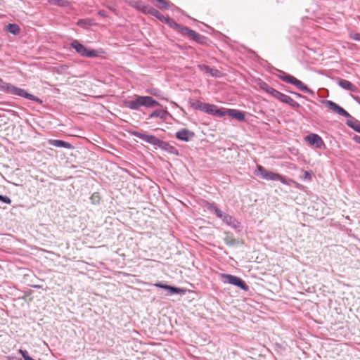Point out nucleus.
Instances as JSON below:
<instances>
[{
	"instance_id": "nucleus-39",
	"label": "nucleus",
	"mask_w": 360,
	"mask_h": 360,
	"mask_svg": "<svg viewBox=\"0 0 360 360\" xmlns=\"http://www.w3.org/2000/svg\"><path fill=\"white\" fill-rule=\"evenodd\" d=\"M147 92H148L149 94H153V95H154L155 96H158L160 91L158 90V89H152V90H150V91H147Z\"/></svg>"
},
{
	"instance_id": "nucleus-26",
	"label": "nucleus",
	"mask_w": 360,
	"mask_h": 360,
	"mask_svg": "<svg viewBox=\"0 0 360 360\" xmlns=\"http://www.w3.org/2000/svg\"><path fill=\"white\" fill-rule=\"evenodd\" d=\"M148 13L155 17L156 18H158V20H160L162 22L164 21V20L165 19V17H166L164 15H162L160 12H159L157 9H155L153 7H150L149 11H148Z\"/></svg>"
},
{
	"instance_id": "nucleus-37",
	"label": "nucleus",
	"mask_w": 360,
	"mask_h": 360,
	"mask_svg": "<svg viewBox=\"0 0 360 360\" xmlns=\"http://www.w3.org/2000/svg\"><path fill=\"white\" fill-rule=\"evenodd\" d=\"M77 25H80V26H82V27H86V26L90 25L91 24L86 20H80L78 21Z\"/></svg>"
},
{
	"instance_id": "nucleus-5",
	"label": "nucleus",
	"mask_w": 360,
	"mask_h": 360,
	"mask_svg": "<svg viewBox=\"0 0 360 360\" xmlns=\"http://www.w3.org/2000/svg\"><path fill=\"white\" fill-rule=\"evenodd\" d=\"M322 103L327 108L328 110H332L333 112L342 116L345 117H350V115L342 107L338 105L335 102L330 100H324L322 101Z\"/></svg>"
},
{
	"instance_id": "nucleus-44",
	"label": "nucleus",
	"mask_w": 360,
	"mask_h": 360,
	"mask_svg": "<svg viewBox=\"0 0 360 360\" xmlns=\"http://www.w3.org/2000/svg\"><path fill=\"white\" fill-rule=\"evenodd\" d=\"M98 14L101 15H104V11H99Z\"/></svg>"
},
{
	"instance_id": "nucleus-29",
	"label": "nucleus",
	"mask_w": 360,
	"mask_h": 360,
	"mask_svg": "<svg viewBox=\"0 0 360 360\" xmlns=\"http://www.w3.org/2000/svg\"><path fill=\"white\" fill-rule=\"evenodd\" d=\"M347 124L356 131L360 133V122L357 120H348Z\"/></svg>"
},
{
	"instance_id": "nucleus-3",
	"label": "nucleus",
	"mask_w": 360,
	"mask_h": 360,
	"mask_svg": "<svg viewBox=\"0 0 360 360\" xmlns=\"http://www.w3.org/2000/svg\"><path fill=\"white\" fill-rule=\"evenodd\" d=\"M209 208L216 214L218 218L221 219L228 226L232 227L234 229H237L240 227V223L232 216L224 212L214 205L210 206Z\"/></svg>"
},
{
	"instance_id": "nucleus-20",
	"label": "nucleus",
	"mask_w": 360,
	"mask_h": 360,
	"mask_svg": "<svg viewBox=\"0 0 360 360\" xmlns=\"http://www.w3.org/2000/svg\"><path fill=\"white\" fill-rule=\"evenodd\" d=\"M258 85L261 89L264 90L267 94H269V95H271V96H273L274 98V96L277 92L276 89L271 87L270 86H269V84L267 83L262 82V81H260L259 82H258Z\"/></svg>"
},
{
	"instance_id": "nucleus-11",
	"label": "nucleus",
	"mask_w": 360,
	"mask_h": 360,
	"mask_svg": "<svg viewBox=\"0 0 360 360\" xmlns=\"http://www.w3.org/2000/svg\"><path fill=\"white\" fill-rule=\"evenodd\" d=\"M204 112L215 115L218 117H222L224 116V108H218L217 105L213 104L207 103Z\"/></svg>"
},
{
	"instance_id": "nucleus-1",
	"label": "nucleus",
	"mask_w": 360,
	"mask_h": 360,
	"mask_svg": "<svg viewBox=\"0 0 360 360\" xmlns=\"http://www.w3.org/2000/svg\"><path fill=\"white\" fill-rule=\"evenodd\" d=\"M0 90L4 91L8 94L25 98L28 100L33 101L39 103H42V101L40 98L27 93L25 90L15 86L9 83L3 82L2 81H1L0 83Z\"/></svg>"
},
{
	"instance_id": "nucleus-42",
	"label": "nucleus",
	"mask_w": 360,
	"mask_h": 360,
	"mask_svg": "<svg viewBox=\"0 0 360 360\" xmlns=\"http://www.w3.org/2000/svg\"><path fill=\"white\" fill-rule=\"evenodd\" d=\"M353 139L358 143H360V136H354Z\"/></svg>"
},
{
	"instance_id": "nucleus-31",
	"label": "nucleus",
	"mask_w": 360,
	"mask_h": 360,
	"mask_svg": "<svg viewBox=\"0 0 360 360\" xmlns=\"http://www.w3.org/2000/svg\"><path fill=\"white\" fill-rule=\"evenodd\" d=\"M48 2L52 5L62 7L68 6L69 4L66 0H48Z\"/></svg>"
},
{
	"instance_id": "nucleus-10",
	"label": "nucleus",
	"mask_w": 360,
	"mask_h": 360,
	"mask_svg": "<svg viewBox=\"0 0 360 360\" xmlns=\"http://www.w3.org/2000/svg\"><path fill=\"white\" fill-rule=\"evenodd\" d=\"M288 83L295 85L298 89L308 93L309 94H313V91L309 89L303 82L300 80L297 79L295 77H288Z\"/></svg>"
},
{
	"instance_id": "nucleus-36",
	"label": "nucleus",
	"mask_w": 360,
	"mask_h": 360,
	"mask_svg": "<svg viewBox=\"0 0 360 360\" xmlns=\"http://www.w3.org/2000/svg\"><path fill=\"white\" fill-rule=\"evenodd\" d=\"M0 201L4 202V203H6V204H11V200L9 197L6 196V195H0Z\"/></svg>"
},
{
	"instance_id": "nucleus-33",
	"label": "nucleus",
	"mask_w": 360,
	"mask_h": 360,
	"mask_svg": "<svg viewBox=\"0 0 360 360\" xmlns=\"http://www.w3.org/2000/svg\"><path fill=\"white\" fill-rule=\"evenodd\" d=\"M167 290L169 292V294H171V295H172V294H183L184 292V290L181 288L172 287V286H169V285L168 287Z\"/></svg>"
},
{
	"instance_id": "nucleus-41",
	"label": "nucleus",
	"mask_w": 360,
	"mask_h": 360,
	"mask_svg": "<svg viewBox=\"0 0 360 360\" xmlns=\"http://www.w3.org/2000/svg\"><path fill=\"white\" fill-rule=\"evenodd\" d=\"M304 178L310 180L311 179V176L309 172H304Z\"/></svg>"
},
{
	"instance_id": "nucleus-32",
	"label": "nucleus",
	"mask_w": 360,
	"mask_h": 360,
	"mask_svg": "<svg viewBox=\"0 0 360 360\" xmlns=\"http://www.w3.org/2000/svg\"><path fill=\"white\" fill-rule=\"evenodd\" d=\"M191 39L199 44H203L205 40V37L204 36L200 34L199 33H198L196 32L192 36Z\"/></svg>"
},
{
	"instance_id": "nucleus-9",
	"label": "nucleus",
	"mask_w": 360,
	"mask_h": 360,
	"mask_svg": "<svg viewBox=\"0 0 360 360\" xmlns=\"http://www.w3.org/2000/svg\"><path fill=\"white\" fill-rule=\"evenodd\" d=\"M275 98L279 100L280 101L288 104L291 107L294 108H297L300 107V105L297 102L294 101L291 97L288 95H285L278 91H277L275 96Z\"/></svg>"
},
{
	"instance_id": "nucleus-40",
	"label": "nucleus",
	"mask_w": 360,
	"mask_h": 360,
	"mask_svg": "<svg viewBox=\"0 0 360 360\" xmlns=\"http://www.w3.org/2000/svg\"><path fill=\"white\" fill-rule=\"evenodd\" d=\"M156 1L162 5V8H167V4L165 1V0H156Z\"/></svg>"
},
{
	"instance_id": "nucleus-23",
	"label": "nucleus",
	"mask_w": 360,
	"mask_h": 360,
	"mask_svg": "<svg viewBox=\"0 0 360 360\" xmlns=\"http://www.w3.org/2000/svg\"><path fill=\"white\" fill-rule=\"evenodd\" d=\"M224 240L225 243L229 246H234L239 243L233 235L229 232L225 233V238Z\"/></svg>"
},
{
	"instance_id": "nucleus-17",
	"label": "nucleus",
	"mask_w": 360,
	"mask_h": 360,
	"mask_svg": "<svg viewBox=\"0 0 360 360\" xmlns=\"http://www.w3.org/2000/svg\"><path fill=\"white\" fill-rule=\"evenodd\" d=\"M159 148H160L163 150H165L170 154H173V155H179V152L174 146H173L170 145L169 143L165 142L163 141H161Z\"/></svg>"
},
{
	"instance_id": "nucleus-38",
	"label": "nucleus",
	"mask_w": 360,
	"mask_h": 360,
	"mask_svg": "<svg viewBox=\"0 0 360 360\" xmlns=\"http://www.w3.org/2000/svg\"><path fill=\"white\" fill-rule=\"evenodd\" d=\"M155 286L158 287V288H162V289H165L167 290L168 289V287L169 285H166V284H162V283H155Z\"/></svg>"
},
{
	"instance_id": "nucleus-22",
	"label": "nucleus",
	"mask_w": 360,
	"mask_h": 360,
	"mask_svg": "<svg viewBox=\"0 0 360 360\" xmlns=\"http://www.w3.org/2000/svg\"><path fill=\"white\" fill-rule=\"evenodd\" d=\"M188 103L191 108L195 110H198L202 112H204L206 106V103L201 102L200 101H195L193 99H190Z\"/></svg>"
},
{
	"instance_id": "nucleus-25",
	"label": "nucleus",
	"mask_w": 360,
	"mask_h": 360,
	"mask_svg": "<svg viewBox=\"0 0 360 360\" xmlns=\"http://www.w3.org/2000/svg\"><path fill=\"white\" fill-rule=\"evenodd\" d=\"M134 7L144 13H148V11H149L151 6L141 1H138L134 3Z\"/></svg>"
},
{
	"instance_id": "nucleus-2",
	"label": "nucleus",
	"mask_w": 360,
	"mask_h": 360,
	"mask_svg": "<svg viewBox=\"0 0 360 360\" xmlns=\"http://www.w3.org/2000/svg\"><path fill=\"white\" fill-rule=\"evenodd\" d=\"M257 174L260 175L261 177L265 180L280 181L282 184L288 186H290L291 183L294 182L292 179H288L271 171H269L261 165L257 166Z\"/></svg>"
},
{
	"instance_id": "nucleus-24",
	"label": "nucleus",
	"mask_w": 360,
	"mask_h": 360,
	"mask_svg": "<svg viewBox=\"0 0 360 360\" xmlns=\"http://www.w3.org/2000/svg\"><path fill=\"white\" fill-rule=\"evenodd\" d=\"M166 24H167L170 27L174 29L178 32H180L183 25L176 23L172 18L169 17H165L164 21Z\"/></svg>"
},
{
	"instance_id": "nucleus-8",
	"label": "nucleus",
	"mask_w": 360,
	"mask_h": 360,
	"mask_svg": "<svg viewBox=\"0 0 360 360\" xmlns=\"http://www.w3.org/2000/svg\"><path fill=\"white\" fill-rule=\"evenodd\" d=\"M133 134L134 136L141 139L143 141H146V143H148L150 144H152L153 146H157L159 147L160 143L161 142V140L158 139L153 135L148 134L143 132L139 131H134L133 132Z\"/></svg>"
},
{
	"instance_id": "nucleus-35",
	"label": "nucleus",
	"mask_w": 360,
	"mask_h": 360,
	"mask_svg": "<svg viewBox=\"0 0 360 360\" xmlns=\"http://www.w3.org/2000/svg\"><path fill=\"white\" fill-rule=\"evenodd\" d=\"M91 200L94 203H98L100 201L99 194L97 193H94L91 197Z\"/></svg>"
},
{
	"instance_id": "nucleus-34",
	"label": "nucleus",
	"mask_w": 360,
	"mask_h": 360,
	"mask_svg": "<svg viewBox=\"0 0 360 360\" xmlns=\"http://www.w3.org/2000/svg\"><path fill=\"white\" fill-rule=\"evenodd\" d=\"M279 74L278 75V77L283 82L288 83V79H287L288 77H292V75L287 74L286 72L278 70Z\"/></svg>"
},
{
	"instance_id": "nucleus-6",
	"label": "nucleus",
	"mask_w": 360,
	"mask_h": 360,
	"mask_svg": "<svg viewBox=\"0 0 360 360\" xmlns=\"http://www.w3.org/2000/svg\"><path fill=\"white\" fill-rule=\"evenodd\" d=\"M222 277L225 278L224 283H227L238 286L240 289L244 290H248V285L241 278L231 274H223Z\"/></svg>"
},
{
	"instance_id": "nucleus-16",
	"label": "nucleus",
	"mask_w": 360,
	"mask_h": 360,
	"mask_svg": "<svg viewBox=\"0 0 360 360\" xmlns=\"http://www.w3.org/2000/svg\"><path fill=\"white\" fill-rule=\"evenodd\" d=\"M124 105L127 108L136 110L141 107V96H136V98L131 101H127L124 102Z\"/></svg>"
},
{
	"instance_id": "nucleus-12",
	"label": "nucleus",
	"mask_w": 360,
	"mask_h": 360,
	"mask_svg": "<svg viewBox=\"0 0 360 360\" xmlns=\"http://www.w3.org/2000/svg\"><path fill=\"white\" fill-rule=\"evenodd\" d=\"M304 139L311 145H314L317 148H321L324 146V143L320 136L316 134H311L307 136Z\"/></svg>"
},
{
	"instance_id": "nucleus-21",
	"label": "nucleus",
	"mask_w": 360,
	"mask_h": 360,
	"mask_svg": "<svg viewBox=\"0 0 360 360\" xmlns=\"http://www.w3.org/2000/svg\"><path fill=\"white\" fill-rule=\"evenodd\" d=\"M49 143L53 146L58 148H71L72 146L70 143L57 139H50L49 140Z\"/></svg>"
},
{
	"instance_id": "nucleus-30",
	"label": "nucleus",
	"mask_w": 360,
	"mask_h": 360,
	"mask_svg": "<svg viewBox=\"0 0 360 360\" xmlns=\"http://www.w3.org/2000/svg\"><path fill=\"white\" fill-rule=\"evenodd\" d=\"M195 32V31H194L187 27L183 26V27L181 28L179 33L181 34L182 35L187 36L191 39L192 36L194 34Z\"/></svg>"
},
{
	"instance_id": "nucleus-19",
	"label": "nucleus",
	"mask_w": 360,
	"mask_h": 360,
	"mask_svg": "<svg viewBox=\"0 0 360 360\" xmlns=\"http://www.w3.org/2000/svg\"><path fill=\"white\" fill-rule=\"evenodd\" d=\"M338 83L340 87H342V89H344L345 90H348L350 91H356V87L352 82H350L348 80L340 79L338 80Z\"/></svg>"
},
{
	"instance_id": "nucleus-4",
	"label": "nucleus",
	"mask_w": 360,
	"mask_h": 360,
	"mask_svg": "<svg viewBox=\"0 0 360 360\" xmlns=\"http://www.w3.org/2000/svg\"><path fill=\"white\" fill-rule=\"evenodd\" d=\"M70 46L81 56L87 58H94L98 56V52L95 50L88 49L83 44H80L77 40H74Z\"/></svg>"
},
{
	"instance_id": "nucleus-43",
	"label": "nucleus",
	"mask_w": 360,
	"mask_h": 360,
	"mask_svg": "<svg viewBox=\"0 0 360 360\" xmlns=\"http://www.w3.org/2000/svg\"><path fill=\"white\" fill-rule=\"evenodd\" d=\"M354 39L356 40L360 41V34H355V36L354 37Z\"/></svg>"
},
{
	"instance_id": "nucleus-14",
	"label": "nucleus",
	"mask_w": 360,
	"mask_h": 360,
	"mask_svg": "<svg viewBox=\"0 0 360 360\" xmlns=\"http://www.w3.org/2000/svg\"><path fill=\"white\" fill-rule=\"evenodd\" d=\"M224 116L228 115L231 117L238 120V121L245 120V113L238 110L224 108Z\"/></svg>"
},
{
	"instance_id": "nucleus-46",
	"label": "nucleus",
	"mask_w": 360,
	"mask_h": 360,
	"mask_svg": "<svg viewBox=\"0 0 360 360\" xmlns=\"http://www.w3.org/2000/svg\"><path fill=\"white\" fill-rule=\"evenodd\" d=\"M295 95L297 96V97H300L301 95L300 94H295Z\"/></svg>"
},
{
	"instance_id": "nucleus-13",
	"label": "nucleus",
	"mask_w": 360,
	"mask_h": 360,
	"mask_svg": "<svg viewBox=\"0 0 360 360\" xmlns=\"http://www.w3.org/2000/svg\"><path fill=\"white\" fill-rule=\"evenodd\" d=\"M194 136V132L187 129H181L176 133V139L186 142L189 141Z\"/></svg>"
},
{
	"instance_id": "nucleus-28",
	"label": "nucleus",
	"mask_w": 360,
	"mask_h": 360,
	"mask_svg": "<svg viewBox=\"0 0 360 360\" xmlns=\"http://www.w3.org/2000/svg\"><path fill=\"white\" fill-rule=\"evenodd\" d=\"M7 30L10 33L17 35L20 33V29L16 24H8L7 25Z\"/></svg>"
},
{
	"instance_id": "nucleus-15",
	"label": "nucleus",
	"mask_w": 360,
	"mask_h": 360,
	"mask_svg": "<svg viewBox=\"0 0 360 360\" xmlns=\"http://www.w3.org/2000/svg\"><path fill=\"white\" fill-rule=\"evenodd\" d=\"M141 107L153 108L159 105V103L150 96H141Z\"/></svg>"
},
{
	"instance_id": "nucleus-18",
	"label": "nucleus",
	"mask_w": 360,
	"mask_h": 360,
	"mask_svg": "<svg viewBox=\"0 0 360 360\" xmlns=\"http://www.w3.org/2000/svg\"><path fill=\"white\" fill-rule=\"evenodd\" d=\"M198 68L200 70L205 72V73L212 77H218L221 75V72L215 68H211L209 66L205 65H199Z\"/></svg>"
},
{
	"instance_id": "nucleus-45",
	"label": "nucleus",
	"mask_w": 360,
	"mask_h": 360,
	"mask_svg": "<svg viewBox=\"0 0 360 360\" xmlns=\"http://www.w3.org/2000/svg\"><path fill=\"white\" fill-rule=\"evenodd\" d=\"M34 288H41V286H40V285H34Z\"/></svg>"
},
{
	"instance_id": "nucleus-7",
	"label": "nucleus",
	"mask_w": 360,
	"mask_h": 360,
	"mask_svg": "<svg viewBox=\"0 0 360 360\" xmlns=\"http://www.w3.org/2000/svg\"><path fill=\"white\" fill-rule=\"evenodd\" d=\"M133 134L134 136L141 139L143 141H146V143H148L150 144H152L153 146H157L159 147L160 143L161 142V140L158 139L153 135L148 134L143 132L139 131H134L133 132Z\"/></svg>"
},
{
	"instance_id": "nucleus-27",
	"label": "nucleus",
	"mask_w": 360,
	"mask_h": 360,
	"mask_svg": "<svg viewBox=\"0 0 360 360\" xmlns=\"http://www.w3.org/2000/svg\"><path fill=\"white\" fill-rule=\"evenodd\" d=\"M168 112L164 110H156L150 115V118L160 117L161 119H165Z\"/></svg>"
}]
</instances>
